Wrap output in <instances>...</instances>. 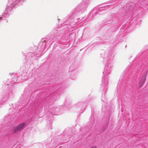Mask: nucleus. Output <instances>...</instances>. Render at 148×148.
<instances>
[{"instance_id":"nucleus-1","label":"nucleus","mask_w":148,"mask_h":148,"mask_svg":"<svg viewBox=\"0 0 148 148\" xmlns=\"http://www.w3.org/2000/svg\"><path fill=\"white\" fill-rule=\"evenodd\" d=\"M87 0H84L81 3L79 4L74 9L72 15V18H70V21L69 25L72 27L83 21L84 17H80L82 13L85 11L87 7Z\"/></svg>"},{"instance_id":"nucleus-21","label":"nucleus","mask_w":148,"mask_h":148,"mask_svg":"<svg viewBox=\"0 0 148 148\" xmlns=\"http://www.w3.org/2000/svg\"><path fill=\"white\" fill-rule=\"evenodd\" d=\"M13 74H14V73H10V75H13Z\"/></svg>"},{"instance_id":"nucleus-15","label":"nucleus","mask_w":148,"mask_h":148,"mask_svg":"<svg viewBox=\"0 0 148 148\" xmlns=\"http://www.w3.org/2000/svg\"><path fill=\"white\" fill-rule=\"evenodd\" d=\"M34 55V54L33 53H29L27 55V56L28 57L29 56H31V58L33 57V56Z\"/></svg>"},{"instance_id":"nucleus-6","label":"nucleus","mask_w":148,"mask_h":148,"mask_svg":"<svg viewBox=\"0 0 148 148\" xmlns=\"http://www.w3.org/2000/svg\"><path fill=\"white\" fill-rule=\"evenodd\" d=\"M26 0H13V3L11 5V7L13 8L14 7H17L20 5Z\"/></svg>"},{"instance_id":"nucleus-7","label":"nucleus","mask_w":148,"mask_h":148,"mask_svg":"<svg viewBox=\"0 0 148 148\" xmlns=\"http://www.w3.org/2000/svg\"><path fill=\"white\" fill-rule=\"evenodd\" d=\"M9 16V13L7 10L5 11L2 13L1 16L0 15V17L1 18V20H5Z\"/></svg>"},{"instance_id":"nucleus-24","label":"nucleus","mask_w":148,"mask_h":148,"mask_svg":"<svg viewBox=\"0 0 148 148\" xmlns=\"http://www.w3.org/2000/svg\"><path fill=\"white\" fill-rule=\"evenodd\" d=\"M67 27L69 28H70V27H69V24H68L67 25Z\"/></svg>"},{"instance_id":"nucleus-14","label":"nucleus","mask_w":148,"mask_h":148,"mask_svg":"<svg viewBox=\"0 0 148 148\" xmlns=\"http://www.w3.org/2000/svg\"><path fill=\"white\" fill-rule=\"evenodd\" d=\"M126 6L128 7V8H127V9H129L130 11L132 10L133 9V7L131 6L130 7L128 4Z\"/></svg>"},{"instance_id":"nucleus-13","label":"nucleus","mask_w":148,"mask_h":148,"mask_svg":"<svg viewBox=\"0 0 148 148\" xmlns=\"http://www.w3.org/2000/svg\"><path fill=\"white\" fill-rule=\"evenodd\" d=\"M110 114L109 113H106L104 115V120H108L110 119Z\"/></svg>"},{"instance_id":"nucleus-2","label":"nucleus","mask_w":148,"mask_h":148,"mask_svg":"<svg viewBox=\"0 0 148 148\" xmlns=\"http://www.w3.org/2000/svg\"><path fill=\"white\" fill-rule=\"evenodd\" d=\"M101 54L103 59V63L105 64L104 71L103 72L104 76H108L112 71L113 67V61L115 54L112 50H107Z\"/></svg>"},{"instance_id":"nucleus-12","label":"nucleus","mask_w":148,"mask_h":148,"mask_svg":"<svg viewBox=\"0 0 148 148\" xmlns=\"http://www.w3.org/2000/svg\"><path fill=\"white\" fill-rule=\"evenodd\" d=\"M89 119L90 120H96L97 119V115L94 114H92Z\"/></svg>"},{"instance_id":"nucleus-8","label":"nucleus","mask_w":148,"mask_h":148,"mask_svg":"<svg viewBox=\"0 0 148 148\" xmlns=\"http://www.w3.org/2000/svg\"><path fill=\"white\" fill-rule=\"evenodd\" d=\"M64 35V33L63 32L61 33H57L55 36L54 38L55 39L59 40L61 39Z\"/></svg>"},{"instance_id":"nucleus-20","label":"nucleus","mask_w":148,"mask_h":148,"mask_svg":"<svg viewBox=\"0 0 148 148\" xmlns=\"http://www.w3.org/2000/svg\"><path fill=\"white\" fill-rule=\"evenodd\" d=\"M40 54H38V55L37 54H36V56L38 57L39 56H40Z\"/></svg>"},{"instance_id":"nucleus-25","label":"nucleus","mask_w":148,"mask_h":148,"mask_svg":"<svg viewBox=\"0 0 148 148\" xmlns=\"http://www.w3.org/2000/svg\"><path fill=\"white\" fill-rule=\"evenodd\" d=\"M52 114H54V115H57V114H56V113H53V112H52Z\"/></svg>"},{"instance_id":"nucleus-3","label":"nucleus","mask_w":148,"mask_h":148,"mask_svg":"<svg viewBox=\"0 0 148 148\" xmlns=\"http://www.w3.org/2000/svg\"><path fill=\"white\" fill-rule=\"evenodd\" d=\"M18 113L15 112L14 110L7 114L3 118V119L7 120H13L17 116Z\"/></svg>"},{"instance_id":"nucleus-17","label":"nucleus","mask_w":148,"mask_h":148,"mask_svg":"<svg viewBox=\"0 0 148 148\" xmlns=\"http://www.w3.org/2000/svg\"><path fill=\"white\" fill-rule=\"evenodd\" d=\"M45 40H44V41L42 43V47H43L44 48H45V45L46 44V42H45Z\"/></svg>"},{"instance_id":"nucleus-22","label":"nucleus","mask_w":148,"mask_h":148,"mask_svg":"<svg viewBox=\"0 0 148 148\" xmlns=\"http://www.w3.org/2000/svg\"><path fill=\"white\" fill-rule=\"evenodd\" d=\"M103 97H102L101 98V100L103 101H104V100L103 99Z\"/></svg>"},{"instance_id":"nucleus-4","label":"nucleus","mask_w":148,"mask_h":148,"mask_svg":"<svg viewBox=\"0 0 148 148\" xmlns=\"http://www.w3.org/2000/svg\"><path fill=\"white\" fill-rule=\"evenodd\" d=\"M144 71V75L141 77L138 85V87L139 88H140L143 85L146 80V76L148 73V64L146 66Z\"/></svg>"},{"instance_id":"nucleus-9","label":"nucleus","mask_w":148,"mask_h":148,"mask_svg":"<svg viewBox=\"0 0 148 148\" xmlns=\"http://www.w3.org/2000/svg\"><path fill=\"white\" fill-rule=\"evenodd\" d=\"M102 82V85L106 86L108 85V78L107 77H106L105 78H103V77Z\"/></svg>"},{"instance_id":"nucleus-26","label":"nucleus","mask_w":148,"mask_h":148,"mask_svg":"<svg viewBox=\"0 0 148 148\" xmlns=\"http://www.w3.org/2000/svg\"><path fill=\"white\" fill-rule=\"evenodd\" d=\"M65 106H64V107H63V110H65Z\"/></svg>"},{"instance_id":"nucleus-27","label":"nucleus","mask_w":148,"mask_h":148,"mask_svg":"<svg viewBox=\"0 0 148 148\" xmlns=\"http://www.w3.org/2000/svg\"><path fill=\"white\" fill-rule=\"evenodd\" d=\"M105 90L104 91L103 90V93H105Z\"/></svg>"},{"instance_id":"nucleus-28","label":"nucleus","mask_w":148,"mask_h":148,"mask_svg":"<svg viewBox=\"0 0 148 148\" xmlns=\"http://www.w3.org/2000/svg\"><path fill=\"white\" fill-rule=\"evenodd\" d=\"M10 110H11V109H10Z\"/></svg>"},{"instance_id":"nucleus-10","label":"nucleus","mask_w":148,"mask_h":148,"mask_svg":"<svg viewBox=\"0 0 148 148\" xmlns=\"http://www.w3.org/2000/svg\"><path fill=\"white\" fill-rule=\"evenodd\" d=\"M77 106H78L80 108L82 107V109L84 110L86 106L85 102H80L77 104Z\"/></svg>"},{"instance_id":"nucleus-5","label":"nucleus","mask_w":148,"mask_h":148,"mask_svg":"<svg viewBox=\"0 0 148 148\" xmlns=\"http://www.w3.org/2000/svg\"><path fill=\"white\" fill-rule=\"evenodd\" d=\"M26 124L25 123H22L19 124L13 129V132L16 133L22 130L25 127Z\"/></svg>"},{"instance_id":"nucleus-11","label":"nucleus","mask_w":148,"mask_h":148,"mask_svg":"<svg viewBox=\"0 0 148 148\" xmlns=\"http://www.w3.org/2000/svg\"><path fill=\"white\" fill-rule=\"evenodd\" d=\"M97 9L95 8L93 10H92L90 12L89 14V15L90 16H91V15H95L96 14H97Z\"/></svg>"},{"instance_id":"nucleus-19","label":"nucleus","mask_w":148,"mask_h":148,"mask_svg":"<svg viewBox=\"0 0 148 148\" xmlns=\"http://www.w3.org/2000/svg\"><path fill=\"white\" fill-rule=\"evenodd\" d=\"M91 148H97V147L96 146H92V147Z\"/></svg>"},{"instance_id":"nucleus-16","label":"nucleus","mask_w":148,"mask_h":148,"mask_svg":"<svg viewBox=\"0 0 148 148\" xmlns=\"http://www.w3.org/2000/svg\"><path fill=\"white\" fill-rule=\"evenodd\" d=\"M75 73H76L75 72V71H72L71 72V75L72 76L73 75H74V76L73 77H75Z\"/></svg>"},{"instance_id":"nucleus-18","label":"nucleus","mask_w":148,"mask_h":148,"mask_svg":"<svg viewBox=\"0 0 148 148\" xmlns=\"http://www.w3.org/2000/svg\"><path fill=\"white\" fill-rule=\"evenodd\" d=\"M10 85V84L9 83H8V82H7V83L5 84L3 86V87H5L6 86H8L9 85Z\"/></svg>"},{"instance_id":"nucleus-23","label":"nucleus","mask_w":148,"mask_h":148,"mask_svg":"<svg viewBox=\"0 0 148 148\" xmlns=\"http://www.w3.org/2000/svg\"><path fill=\"white\" fill-rule=\"evenodd\" d=\"M108 7V5H106V6H105V7L106 8H107V7Z\"/></svg>"}]
</instances>
